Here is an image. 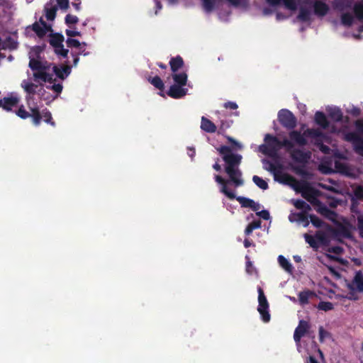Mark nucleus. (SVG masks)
<instances>
[{
    "mask_svg": "<svg viewBox=\"0 0 363 363\" xmlns=\"http://www.w3.org/2000/svg\"><path fill=\"white\" fill-rule=\"evenodd\" d=\"M42 48L34 47L29 52V67L28 78L21 82V86L26 92V100L30 113L21 106L16 115L26 119L32 117L33 122L38 125L41 121L38 101L43 98L45 101H52L57 97L62 90V86L57 82L56 78L64 79L71 72L68 65L57 67L43 60L40 58Z\"/></svg>",
    "mask_w": 363,
    "mask_h": 363,
    "instance_id": "obj_1",
    "label": "nucleus"
},
{
    "mask_svg": "<svg viewBox=\"0 0 363 363\" xmlns=\"http://www.w3.org/2000/svg\"><path fill=\"white\" fill-rule=\"evenodd\" d=\"M289 139H284L283 141L279 140L276 137L267 134L264 137L265 143L259 146V151L262 153L274 157L277 152L284 147L288 151L291 157L298 162H306L311 157L309 152H305L301 150H296L295 145L303 147L306 145L309 142L316 145L320 150L326 155L331 154L334 156L333 161L327 163H321L319 166L320 170L328 174L333 172H339L348 177H353L354 174L352 169L341 159L342 156L335 150L324 145V143H330V138L325 135L318 128H308L303 133L298 130H292L289 134Z\"/></svg>",
    "mask_w": 363,
    "mask_h": 363,
    "instance_id": "obj_2",
    "label": "nucleus"
},
{
    "mask_svg": "<svg viewBox=\"0 0 363 363\" xmlns=\"http://www.w3.org/2000/svg\"><path fill=\"white\" fill-rule=\"evenodd\" d=\"M219 153L223 156L226 163L225 172L230 177V180H225L220 176L216 175V182L220 185V191L228 199H233L235 197V193L230 190V185L232 184L235 187L242 186L243 180L241 178V172L238 169L242 156L238 154H233L230 147L221 146L218 149Z\"/></svg>",
    "mask_w": 363,
    "mask_h": 363,
    "instance_id": "obj_3",
    "label": "nucleus"
},
{
    "mask_svg": "<svg viewBox=\"0 0 363 363\" xmlns=\"http://www.w3.org/2000/svg\"><path fill=\"white\" fill-rule=\"evenodd\" d=\"M272 6H276L282 3L285 8L293 13H297L296 20L298 22L311 23L314 13L319 16H325L328 10V6L322 0H266Z\"/></svg>",
    "mask_w": 363,
    "mask_h": 363,
    "instance_id": "obj_4",
    "label": "nucleus"
},
{
    "mask_svg": "<svg viewBox=\"0 0 363 363\" xmlns=\"http://www.w3.org/2000/svg\"><path fill=\"white\" fill-rule=\"evenodd\" d=\"M334 8L339 13L341 24L351 27L359 33H352L357 40L363 38V0L354 2V0H335Z\"/></svg>",
    "mask_w": 363,
    "mask_h": 363,
    "instance_id": "obj_5",
    "label": "nucleus"
},
{
    "mask_svg": "<svg viewBox=\"0 0 363 363\" xmlns=\"http://www.w3.org/2000/svg\"><path fill=\"white\" fill-rule=\"evenodd\" d=\"M262 162L264 169L272 173L275 181L290 186L296 192L301 193L311 204H321L315 198V191L307 183L298 182L291 175L282 172L277 164L269 160H263Z\"/></svg>",
    "mask_w": 363,
    "mask_h": 363,
    "instance_id": "obj_6",
    "label": "nucleus"
},
{
    "mask_svg": "<svg viewBox=\"0 0 363 363\" xmlns=\"http://www.w3.org/2000/svg\"><path fill=\"white\" fill-rule=\"evenodd\" d=\"M169 64L173 72L172 78L174 83L169 87L167 94L174 99L182 98L188 92V89L184 87L187 83V74L185 72H177V70L183 65V60L182 57H177L172 58Z\"/></svg>",
    "mask_w": 363,
    "mask_h": 363,
    "instance_id": "obj_7",
    "label": "nucleus"
},
{
    "mask_svg": "<svg viewBox=\"0 0 363 363\" xmlns=\"http://www.w3.org/2000/svg\"><path fill=\"white\" fill-rule=\"evenodd\" d=\"M32 28L33 31L40 38L49 36L50 45L54 48L55 52L62 57H66L68 53V50L65 49L62 45L63 37L60 35H52V25L46 23L43 18H40L39 22L35 23Z\"/></svg>",
    "mask_w": 363,
    "mask_h": 363,
    "instance_id": "obj_8",
    "label": "nucleus"
},
{
    "mask_svg": "<svg viewBox=\"0 0 363 363\" xmlns=\"http://www.w3.org/2000/svg\"><path fill=\"white\" fill-rule=\"evenodd\" d=\"M201 5L203 11L206 13H211L214 9H218V16L221 21H226L228 19L230 11H228L226 14L222 13V10L228 7V6L224 2L223 0H201ZM230 4L235 7H240L242 9H246L248 6L247 0H226Z\"/></svg>",
    "mask_w": 363,
    "mask_h": 363,
    "instance_id": "obj_9",
    "label": "nucleus"
},
{
    "mask_svg": "<svg viewBox=\"0 0 363 363\" xmlns=\"http://www.w3.org/2000/svg\"><path fill=\"white\" fill-rule=\"evenodd\" d=\"M298 210V212H291L289 216V220L290 222H296L298 224H301L303 227L308 226L309 211L312 210L311 206H295Z\"/></svg>",
    "mask_w": 363,
    "mask_h": 363,
    "instance_id": "obj_10",
    "label": "nucleus"
},
{
    "mask_svg": "<svg viewBox=\"0 0 363 363\" xmlns=\"http://www.w3.org/2000/svg\"><path fill=\"white\" fill-rule=\"evenodd\" d=\"M335 224L336 225L335 228L330 227V231L334 238L337 240H340L341 238L352 240V225L349 222L341 223L337 220Z\"/></svg>",
    "mask_w": 363,
    "mask_h": 363,
    "instance_id": "obj_11",
    "label": "nucleus"
},
{
    "mask_svg": "<svg viewBox=\"0 0 363 363\" xmlns=\"http://www.w3.org/2000/svg\"><path fill=\"white\" fill-rule=\"evenodd\" d=\"M258 308L257 311L261 315L262 320L264 323H268L270 320V314L269 313V303L264 294V291L261 287L258 288Z\"/></svg>",
    "mask_w": 363,
    "mask_h": 363,
    "instance_id": "obj_12",
    "label": "nucleus"
},
{
    "mask_svg": "<svg viewBox=\"0 0 363 363\" xmlns=\"http://www.w3.org/2000/svg\"><path fill=\"white\" fill-rule=\"evenodd\" d=\"M278 118L282 125L289 129H293L296 125L294 115L288 110L282 109L279 112Z\"/></svg>",
    "mask_w": 363,
    "mask_h": 363,
    "instance_id": "obj_13",
    "label": "nucleus"
},
{
    "mask_svg": "<svg viewBox=\"0 0 363 363\" xmlns=\"http://www.w3.org/2000/svg\"><path fill=\"white\" fill-rule=\"evenodd\" d=\"M345 140L352 143L354 151L363 157V139H361L355 133L343 132Z\"/></svg>",
    "mask_w": 363,
    "mask_h": 363,
    "instance_id": "obj_14",
    "label": "nucleus"
},
{
    "mask_svg": "<svg viewBox=\"0 0 363 363\" xmlns=\"http://www.w3.org/2000/svg\"><path fill=\"white\" fill-rule=\"evenodd\" d=\"M20 101V97L17 94H11L7 97L0 99V108L6 111H11L16 107Z\"/></svg>",
    "mask_w": 363,
    "mask_h": 363,
    "instance_id": "obj_15",
    "label": "nucleus"
},
{
    "mask_svg": "<svg viewBox=\"0 0 363 363\" xmlns=\"http://www.w3.org/2000/svg\"><path fill=\"white\" fill-rule=\"evenodd\" d=\"M314 207V210L321 215L325 218L330 220L331 222L336 223L337 220V213L332 209L328 208V206H313Z\"/></svg>",
    "mask_w": 363,
    "mask_h": 363,
    "instance_id": "obj_16",
    "label": "nucleus"
},
{
    "mask_svg": "<svg viewBox=\"0 0 363 363\" xmlns=\"http://www.w3.org/2000/svg\"><path fill=\"white\" fill-rule=\"evenodd\" d=\"M309 328L310 325L308 322L304 320H301L294 333V341L296 343H299L301 337L307 333Z\"/></svg>",
    "mask_w": 363,
    "mask_h": 363,
    "instance_id": "obj_17",
    "label": "nucleus"
},
{
    "mask_svg": "<svg viewBox=\"0 0 363 363\" xmlns=\"http://www.w3.org/2000/svg\"><path fill=\"white\" fill-rule=\"evenodd\" d=\"M350 290H357L359 292H363V274L359 270L355 272L352 281L347 284Z\"/></svg>",
    "mask_w": 363,
    "mask_h": 363,
    "instance_id": "obj_18",
    "label": "nucleus"
},
{
    "mask_svg": "<svg viewBox=\"0 0 363 363\" xmlns=\"http://www.w3.org/2000/svg\"><path fill=\"white\" fill-rule=\"evenodd\" d=\"M354 125H355V128H356V130H357V132H354L361 139H362L359 135V134H361L363 135V120H361V119H359V120H357L355 122H354ZM331 131L333 132V133H341L342 135H343V138H345V135H344V133L343 132H345V133H350V131L347 130V125H345L344 127H342V128H335V126H333L332 127V130ZM345 140V138H344Z\"/></svg>",
    "mask_w": 363,
    "mask_h": 363,
    "instance_id": "obj_19",
    "label": "nucleus"
},
{
    "mask_svg": "<svg viewBox=\"0 0 363 363\" xmlns=\"http://www.w3.org/2000/svg\"><path fill=\"white\" fill-rule=\"evenodd\" d=\"M314 120L315 123L318 125L321 128L324 130L329 129L331 133H333L331 131L332 127L335 126L336 128L335 125H333L330 127V123L328 121L326 116L321 111H317L315 113Z\"/></svg>",
    "mask_w": 363,
    "mask_h": 363,
    "instance_id": "obj_20",
    "label": "nucleus"
},
{
    "mask_svg": "<svg viewBox=\"0 0 363 363\" xmlns=\"http://www.w3.org/2000/svg\"><path fill=\"white\" fill-rule=\"evenodd\" d=\"M57 5L53 0H50L45 6V17L48 21H52L55 18Z\"/></svg>",
    "mask_w": 363,
    "mask_h": 363,
    "instance_id": "obj_21",
    "label": "nucleus"
},
{
    "mask_svg": "<svg viewBox=\"0 0 363 363\" xmlns=\"http://www.w3.org/2000/svg\"><path fill=\"white\" fill-rule=\"evenodd\" d=\"M326 111L329 117L334 121L339 122L343 118L342 113L338 107L336 106H328Z\"/></svg>",
    "mask_w": 363,
    "mask_h": 363,
    "instance_id": "obj_22",
    "label": "nucleus"
},
{
    "mask_svg": "<svg viewBox=\"0 0 363 363\" xmlns=\"http://www.w3.org/2000/svg\"><path fill=\"white\" fill-rule=\"evenodd\" d=\"M351 196L354 201H363V186L352 185L351 186Z\"/></svg>",
    "mask_w": 363,
    "mask_h": 363,
    "instance_id": "obj_23",
    "label": "nucleus"
},
{
    "mask_svg": "<svg viewBox=\"0 0 363 363\" xmlns=\"http://www.w3.org/2000/svg\"><path fill=\"white\" fill-rule=\"evenodd\" d=\"M201 128L203 131L211 133H215L216 131V125L204 116L201 117Z\"/></svg>",
    "mask_w": 363,
    "mask_h": 363,
    "instance_id": "obj_24",
    "label": "nucleus"
},
{
    "mask_svg": "<svg viewBox=\"0 0 363 363\" xmlns=\"http://www.w3.org/2000/svg\"><path fill=\"white\" fill-rule=\"evenodd\" d=\"M261 224L262 222L259 219L252 221L247 225L245 230V234L246 235H250L253 232L254 230L260 228Z\"/></svg>",
    "mask_w": 363,
    "mask_h": 363,
    "instance_id": "obj_25",
    "label": "nucleus"
},
{
    "mask_svg": "<svg viewBox=\"0 0 363 363\" xmlns=\"http://www.w3.org/2000/svg\"><path fill=\"white\" fill-rule=\"evenodd\" d=\"M149 82L157 89L161 90L160 95L162 96H164V94L162 92L164 89V83L162 80L159 77H155L149 79Z\"/></svg>",
    "mask_w": 363,
    "mask_h": 363,
    "instance_id": "obj_26",
    "label": "nucleus"
},
{
    "mask_svg": "<svg viewBox=\"0 0 363 363\" xmlns=\"http://www.w3.org/2000/svg\"><path fill=\"white\" fill-rule=\"evenodd\" d=\"M278 261L280 266L288 272H291L293 270V267L291 264L283 256L279 255L278 257Z\"/></svg>",
    "mask_w": 363,
    "mask_h": 363,
    "instance_id": "obj_27",
    "label": "nucleus"
},
{
    "mask_svg": "<svg viewBox=\"0 0 363 363\" xmlns=\"http://www.w3.org/2000/svg\"><path fill=\"white\" fill-rule=\"evenodd\" d=\"M313 292L309 290L300 292L298 294V300L300 301V303L302 305L307 304L308 303L309 297L313 296Z\"/></svg>",
    "mask_w": 363,
    "mask_h": 363,
    "instance_id": "obj_28",
    "label": "nucleus"
},
{
    "mask_svg": "<svg viewBox=\"0 0 363 363\" xmlns=\"http://www.w3.org/2000/svg\"><path fill=\"white\" fill-rule=\"evenodd\" d=\"M315 238L318 241V243L319 245L320 244L325 245L328 242V238L327 234L323 231H321V230L317 231L315 234Z\"/></svg>",
    "mask_w": 363,
    "mask_h": 363,
    "instance_id": "obj_29",
    "label": "nucleus"
},
{
    "mask_svg": "<svg viewBox=\"0 0 363 363\" xmlns=\"http://www.w3.org/2000/svg\"><path fill=\"white\" fill-rule=\"evenodd\" d=\"M304 238H305L306 242L308 244H309V245L311 247H312L313 248H315V249L319 247V244L318 243V241H317L315 235L312 236L308 234H305Z\"/></svg>",
    "mask_w": 363,
    "mask_h": 363,
    "instance_id": "obj_30",
    "label": "nucleus"
},
{
    "mask_svg": "<svg viewBox=\"0 0 363 363\" xmlns=\"http://www.w3.org/2000/svg\"><path fill=\"white\" fill-rule=\"evenodd\" d=\"M66 43H67V45L68 47H70V48H72V47L77 48H79L81 50L82 52H83V50H82V46L83 45V47H84L86 45V43H83L82 44L77 40L72 39L71 38H67Z\"/></svg>",
    "mask_w": 363,
    "mask_h": 363,
    "instance_id": "obj_31",
    "label": "nucleus"
},
{
    "mask_svg": "<svg viewBox=\"0 0 363 363\" xmlns=\"http://www.w3.org/2000/svg\"><path fill=\"white\" fill-rule=\"evenodd\" d=\"M254 183L260 189L265 190L268 188V184L265 180L258 176H254L252 178Z\"/></svg>",
    "mask_w": 363,
    "mask_h": 363,
    "instance_id": "obj_32",
    "label": "nucleus"
},
{
    "mask_svg": "<svg viewBox=\"0 0 363 363\" xmlns=\"http://www.w3.org/2000/svg\"><path fill=\"white\" fill-rule=\"evenodd\" d=\"M309 218V221L316 228H322L325 224V223L315 215L310 214Z\"/></svg>",
    "mask_w": 363,
    "mask_h": 363,
    "instance_id": "obj_33",
    "label": "nucleus"
},
{
    "mask_svg": "<svg viewBox=\"0 0 363 363\" xmlns=\"http://www.w3.org/2000/svg\"><path fill=\"white\" fill-rule=\"evenodd\" d=\"M318 308L324 311H331L333 309V304L329 301H320L318 305Z\"/></svg>",
    "mask_w": 363,
    "mask_h": 363,
    "instance_id": "obj_34",
    "label": "nucleus"
},
{
    "mask_svg": "<svg viewBox=\"0 0 363 363\" xmlns=\"http://www.w3.org/2000/svg\"><path fill=\"white\" fill-rule=\"evenodd\" d=\"M57 5V8L62 10H67L69 7V0H53Z\"/></svg>",
    "mask_w": 363,
    "mask_h": 363,
    "instance_id": "obj_35",
    "label": "nucleus"
},
{
    "mask_svg": "<svg viewBox=\"0 0 363 363\" xmlns=\"http://www.w3.org/2000/svg\"><path fill=\"white\" fill-rule=\"evenodd\" d=\"M40 113L41 116V119L44 118L45 122H46L48 123H50L52 125H55V123L53 122H51L52 117H51V113L49 111L43 110L41 112L40 111Z\"/></svg>",
    "mask_w": 363,
    "mask_h": 363,
    "instance_id": "obj_36",
    "label": "nucleus"
},
{
    "mask_svg": "<svg viewBox=\"0 0 363 363\" xmlns=\"http://www.w3.org/2000/svg\"><path fill=\"white\" fill-rule=\"evenodd\" d=\"M246 262V272L249 274H252L255 271V267H253L252 262L250 260V257L248 256L245 257Z\"/></svg>",
    "mask_w": 363,
    "mask_h": 363,
    "instance_id": "obj_37",
    "label": "nucleus"
},
{
    "mask_svg": "<svg viewBox=\"0 0 363 363\" xmlns=\"http://www.w3.org/2000/svg\"><path fill=\"white\" fill-rule=\"evenodd\" d=\"M78 18L76 16L68 14L65 17V22L67 25H73L77 23Z\"/></svg>",
    "mask_w": 363,
    "mask_h": 363,
    "instance_id": "obj_38",
    "label": "nucleus"
},
{
    "mask_svg": "<svg viewBox=\"0 0 363 363\" xmlns=\"http://www.w3.org/2000/svg\"><path fill=\"white\" fill-rule=\"evenodd\" d=\"M330 333L326 331L323 326L319 327V340L323 342L326 337H328Z\"/></svg>",
    "mask_w": 363,
    "mask_h": 363,
    "instance_id": "obj_39",
    "label": "nucleus"
},
{
    "mask_svg": "<svg viewBox=\"0 0 363 363\" xmlns=\"http://www.w3.org/2000/svg\"><path fill=\"white\" fill-rule=\"evenodd\" d=\"M347 112L354 116H358L361 113V111L358 107L352 106L347 109Z\"/></svg>",
    "mask_w": 363,
    "mask_h": 363,
    "instance_id": "obj_40",
    "label": "nucleus"
},
{
    "mask_svg": "<svg viewBox=\"0 0 363 363\" xmlns=\"http://www.w3.org/2000/svg\"><path fill=\"white\" fill-rule=\"evenodd\" d=\"M357 228L359 236L363 238V216H358L357 218Z\"/></svg>",
    "mask_w": 363,
    "mask_h": 363,
    "instance_id": "obj_41",
    "label": "nucleus"
},
{
    "mask_svg": "<svg viewBox=\"0 0 363 363\" xmlns=\"http://www.w3.org/2000/svg\"><path fill=\"white\" fill-rule=\"evenodd\" d=\"M257 216H259L260 218H263L264 220H269V213L267 210H262L257 213Z\"/></svg>",
    "mask_w": 363,
    "mask_h": 363,
    "instance_id": "obj_42",
    "label": "nucleus"
},
{
    "mask_svg": "<svg viewBox=\"0 0 363 363\" xmlns=\"http://www.w3.org/2000/svg\"><path fill=\"white\" fill-rule=\"evenodd\" d=\"M66 34L70 38L74 36H79L81 35L80 32L72 29H67L66 30Z\"/></svg>",
    "mask_w": 363,
    "mask_h": 363,
    "instance_id": "obj_43",
    "label": "nucleus"
},
{
    "mask_svg": "<svg viewBox=\"0 0 363 363\" xmlns=\"http://www.w3.org/2000/svg\"><path fill=\"white\" fill-rule=\"evenodd\" d=\"M224 107L230 109H237L238 105L235 102L229 101L224 104Z\"/></svg>",
    "mask_w": 363,
    "mask_h": 363,
    "instance_id": "obj_44",
    "label": "nucleus"
},
{
    "mask_svg": "<svg viewBox=\"0 0 363 363\" xmlns=\"http://www.w3.org/2000/svg\"><path fill=\"white\" fill-rule=\"evenodd\" d=\"M228 140L229 142H230L232 144H233L235 146H236L238 149L240 150L242 148V145L240 143H238V141L234 140L233 138H232L230 137H228Z\"/></svg>",
    "mask_w": 363,
    "mask_h": 363,
    "instance_id": "obj_45",
    "label": "nucleus"
},
{
    "mask_svg": "<svg viewBox=\"0 0 363 363\" xmlns=\"http://www.w3.org/2000/svg\"><path fill=\"white\" fill-rule=\"evenodd\" d=\"M237 200H238V201H239L240 203V204H255L254 202H252L251 201H247L245 199L241 198V197L237 198Z\"/></svg>",
    "mask_w": 363,
    "mask_h": 363,
    "instance_id": "obj_46",
    "label": "nucleus"
},
{
    "mask_svg": "<svg viewBox=\"0 0 363 363\" xmlns=\"http://www.w3.org/2000/svg\"><path fill=\"white\" fill-rule=\"evenodd\" d=\"M243 244L245 248H248L252 245V242L248 239H245Z\"/></svg>",
    "mask_w": 363,
    "mask_h": 363,
    "instance_id": "obj_47",
    "label": "nucleus"
},
{
    "mask_svg": "<svg viewBox=\"0 0 363 363\" xmlns=\"http://www.w3.org/2000/svg\"><path fill=\"white\" fill-rule=\"evenodd\" d=\"M307 363H319V362H318V360L315 359V357L310 356L308 357V360Z\"/></svg>",
    "mask_w": 363,
    "mask_h": 363,
    "instance_id": "obj_48",
    "label": "nucleus"
},
{
    "mask_svg": "<svg viewBox=\"0 0 363 363\" xmlns=\"http://www.w3.org/2000/svg\"><path fill=\"white\" fill-rule=\"evenodd\" d=\"M80 4H81L80 2H73L72 4V6L75 9L76 11L80 10Z\"/></svg>",
    "mask_w": 363,
    "mask_h": 363,
    "instance_id": "obj_49",
    "label": "nucleus"
},
{
    "mask_svg": "<svg viewBox=\"0 0 363 363\" xmlns=\"http://www.w3.org/2000/svg\"><path fill=\"white\" fill-rule=\"evenodd\" d=\"M188 155L190 157L193 158L195 155V150L194 149H192V148H189L188 149Z\"/></svg>",
    "mask_w": 363,
    "mask_h": 363,
    "instance_id": "obj_50",
    "label": "nucleus"
},
{
    "mask_svg": "<svg viewBox=\"0 0 363 363\" xmlns=\"http://www.w3.org/2000/svg\"><path fill=\"white\" fill-rule=\"evenodd\" d=\"M213 169L216 171H220L221 169L220 165L216 162L213 166Z\"/></svg>",
    "mask_w": 363,
    "mask_h": 363,
    "instance_id": "obj_51",
    "label": "nucleus"
},
{
    "mask_svg": "<svg viewBox=\"0 0 363 363\" xmlns=\"http://www.w3.org/2000/svg\"><path fill=\"white\" fill-rule=\"evenodd\" d=\"M155 4H156V7H157V10L155 11V14H157V11L162 9V5L157 1H155Z\"/></svg>",
    "mask_w": 363,
    "mask_h": 363,
    "instance_id": "obj_52",
    "label": "nucleus"
},
{
    "mask_svg": "<svg viewBox=\"0 0 363 363\" xmlns=\"http://www.w3.org/2000/svg\"><path fill=\"white\" fill-rule=\"evenodd\" d=\"M342 251V248L340 247H334L333 248V252L335 253H339Z\"/></svg>",
    "mask_w": 363,
    "mask_h": 363,
    "instance_id": "obj_53",
    "label": "nucleus"
},
{
    "mask_svg": "<svg viewBox=\"0 0 363 363\" xmlns=\"http://www.w3.org/2000/svg\"><path fill=\"white\" fill-rule=\"evenodd\" d=\"M242 207H250V208H252V209L254 211H257L259 209V207L260 206H255V205H253V206H242Z\"/></svg>",
    "mask_w": 363,
    "mask_h": 363,
    "instance_id": "obj_54",
    "label": "nucleus"
},
{
    "mask_svg": "<svg viewBox=\"0 0 363 363\" xmlns=\"http://www.w3.org/2000/svg\"><path fill=\"white\" fill-rule=\"evenodd\" d=\"M276 16H277V19L278 21L282 20V19H284V18H286L285 16H281V15L280 13H277Z\"/></svg>",
    "mask_w": 363,
    "mask_h": 363,
    "instance_id": "obj_55",
    "label": "nucleus"
},
{
    "mask_svg": "<svg viewBox=\"0 0 363 363\" xmlns=\"http://www.w3.org/2000/svg\"><path fill=\"white\" fill-rule=\"evenodd\" d=\"M358 206H354V205H352V206H350V210L352 212H355L356 211V209L357 208Z\"/></svg>",
    "mask_w": 363,
    "mask_h": 363,
    "instance_id": "obj_56",
    "label": "nucleus"
},
{
    "mask_svg": "<svg viewBox=\"0 0 363 363\" xmlns=\"http://www.w3.org/2000/svg\"><path fill=\"white\" fill-rule=\"evenodd\" d=\"M263 13H264V15H269V14L271 13V11H269L267 9H264L263 10Z\"/></svg>",
    "mask_w": 363,
    "mask_h": 363,
    "instance_id": "obj_57",
    "label": "nucleus"
},
{
    "mask_svg": "<svg viewBox=\"0 0 363 363\" xmlns=\"http://www.w3.org/2000/svg\"><path fill=\"white\" fill-rule=\"evenodd\" d=\"M294 259L296 262L301 261V257L299 256H294Z\"/></svg>",
    "mask_w": 363,
    "mask_h": 363,
    "instance_id": "obj_58",
    "label": "nucleus"
},
{
    "mask_svg": "<svg viewBox=\"0 0 363 363\" xmlns=\"http://www.w3.org/2000/svg\"><path fill=\"white\" fill-rule=\"evenodd\" d=\"M323 187H325V188H326V189H329V190H332V191H337V190H335V189L334 188H333V187H328V186H326L325 185H323Z\"/></svg>",
    "mask_w": 363,
    "mask_h": 363,
    "instance_id": "obj_59",
    "label": "nucleus"
},
{
    "mask_svg": "<svg viewBox=\"0 0 363 363\" xmlns=\"http://www.w3.org/2000/svg\"><path fill=\"white\" fill-rule=\"evenodd\" d=\"M170 4H174L177 2L178 0H167Z\"/></svg>",
    "mask_w": 363,
    "mask_h": 363,
    "instance_id": "obj_60",
    "label": "nucleus"
},
{
    "mask_svg": "<svg viewBox=\"0 0 363 363\" xmlns=\"http://www.w3.org/2000/svg\"><path fill=\"white\" fill-rule=\"evenodd\" d=\"M294 204L299 205V204H306V203L304 201H297Z\"/></svg>",
    "mask_w": 363,
    "mask_h": 363,
    "instance_id": "obj_61",
    "label": "nucleus"
},
{
    "mask_svg": "<svg viewBox=\"0 0 363 363\" xmlns=\"http://www.w3.org/2000/svg\"><path fill=\"white\" fill-rule=\"evenodd\" d=\"M78 61H79V58H78V57H75V58L74 59V65H77V63H78Z\"/></svg>",
    "mask_w": 363,
    "mask_h": 363,
    "instance_id": "obj_62",
    "label": "nucleus"
},
{
    "mask_svg": "<svg viewBox=\"0 0 363 363\" xmlns=\"http://www.w3.org/2000/svg\"><path fill=\"white\" fill-rule=\"evenodd\" d=\"M348 122H349V119H348V118H347V117H346V118H345V123L346 124H347V123H348Z\"/></svg>",
    "mask_w": 363,
    "mask_h": 363,
    "instance_id": "obj_63",
    "label": "nucleus"
},
{
    "mask_svg": "<svg viewBox=\"0 0 363 363\" xmlns=\"http://www.w3.org/2000/svg\"><path fill=\"white\" fill-rule=\"evenodd\" d=\"M159 66L161 67V68H165L166 67L162 64H160Z\"/></svg>",
    "mask_w": 363,
    "mask_h": 363,
    "instance_id": "obj_64",
    "label": "nucleus"
}]
</instances>
